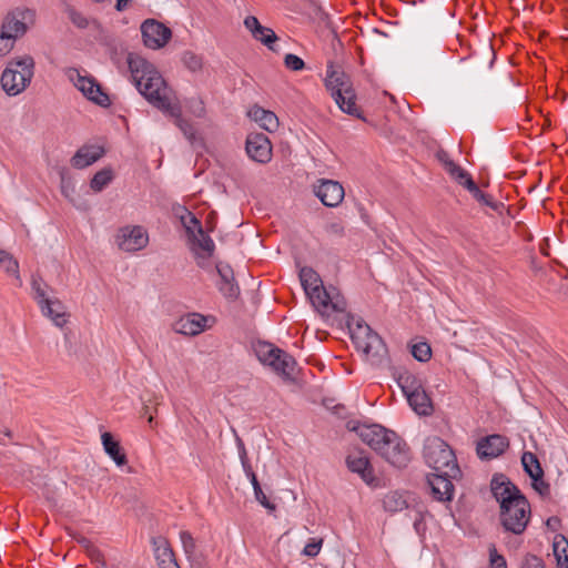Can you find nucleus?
Listing matches in <instances>:
<instances>
[{"instance_id":"nucleus-1","label":"nucleus","mask_w":568,"mask_h":568,"mask_svg":"<svg viewBox=\"0 0 568 568\" xmlns=\"http://www.w3.org/2000/svg\"><path fill=\"white\" fill-rule=\"evenodd\" d=\"M131 75L141 94L155 108L174 118L175 124L183 134L192 140L195 135L193 125L181 118V110L174 101L172 90L155 67L139 54L128 57Z\"/></svg>"},{"instance_id":"nucleus-2","label":"nucleus","mask_w":568,"mask_h":568,"mask_svg":"<svg viewBox=\"0 0 568 568\" xmlns=\"http://www.w3.org/2000/svg\"><path fill=\"white\" fill-rule=\"evenodd\" d=\"M491 493L500 506V521L507 531L520 535L530 518V505L520 490L504 475L491 479Z\"/></svg>"},{"instance_id":"nucleus-3","label":"nucleus","mask_w":568,"mask_h":568,"mask_svg":"<svg viewBox=\"0 0 568 568\" xmlns=\"http://www.w3.org/2000/svg\"><path fill=\"white\" fill-rule=\"evenodd\" d=\"M352 430L392 466L403 468L409 463V447L394 430L378 424H358Z\"/></svg>"},{"instance_id":"nucleus-4","label":"nucleus","mask_w":568,"mask_h":568,"mask_svg":"<svg viewBox=\"0 0 568 568\" xmlns=\"http://www.w3.org/2000/svg\"><path fill=\"white\" fill-rule=\"evenodd\" d=\"M324 84L342 112L363 119L361 108L356 103L357 95L352 79L342 68L329 63Z\"/></svg>"},{"instance_id":"nucleus-5","label":"nucleus","mask_w":568,"mask_h":568,"mask_svg":"<svg viewBox=\"0 0 568 568\" xmlns=\"http://www.w3.org/2000/svg\"><path fill=\"white\" fill-rule=\"evenodd\" d=\"M300 280L313 306L322 314L345 313L346 302L338 293L328 292L320 275L311 267L300 271Z\"/></svg>"},{"instance_id":"nucleus-6","label":"nucleus","mask_w":568,"mask_h":568,"mask_svg":"<svg viewBox=\"0 0 568 568\" xmlns=\"http://www.w3.org/2000/svg\"><path fill=\"white\" fill-rule=\"evenodd\" d=\"M351 338L364 359L373 366H382L387 362V348L382 337L366 323L357 321L348 324Z\"/></svg>"},{"instance_id":"nucleus-7","label":"nucleus","mask_w":568,"mask_h":568,"mask_svg":"<svg viewBox=\"0 0 568 568\" xmlns=\"http://www.w3.org/2000/svg\"><path fill=\"white\" fill-rule=\"evenodd\" d=\"M33 75L34 60L31 55L13 58L2 71L1 87L9 97L19 95L30 85Z\"/></svg>"},{"instance_id":"nucleus-8","label":"nucleus","mask_w":568,"mask_h":568,"mask_svg":"<svg viewBox=\"0 0 568 568\" xmlns=\"http://www.w3.org/2000/svg\"><path fill=\"white\" fill-rule=\"evenodd\" d=\"M424 459L435 471L457 477L460 473L453 449L439 437L427 438L424 445Z\"/></svg>"},{"instance_id":"nucleus-9","label":"nucleus","mask_w":568,"mask_h":568,"mask_svg":"<svg viewBox=\"0 0 568 568\" xmlns=\"http://www.w3.org/2000/svg\"><path fill=\"white\" fill-rule=\"evenodd\" d=\"M49 288L41 277L32 276V296L38 303L42 315L50 318L55 326L62 328L68 323V314L63 303L59 298L49 295Z\"/></svg>"},{"instance_id":"nucleus-10","label":"nucleus","mask_w":568,"mask_h":568,"mask_svg":"<svg viewBox=\"0 0 568 568\" xmlns=\"http://www.w3.org/2000/svg\"><path fill=\"white\" fill-rule=\"evenodd\" d=\"M255 354L258 361L271 367L274 373L284 379H293L296 361L292 355L270 343H258Z\"/></svg>"},{"instance_id":"nucleus-11","label":"nucleus","mask_w":568,"mask_h":568,"mask_svg":"<svg viewBox=\"0 0 568 568\" xmlns=\"http://www.w3.org/2000/svg\"><path fill=\"white\" fill-rule=\"evenodd\" d=\"M64 73L68 80L72 82L89 101L102 108L111 105L109 94L102 89L97 79L87 71L77 68H68Z\"/></svg>"},{"instance_id":"nucleus-12","label":"nucleus","mask_w":568,"mask_h":568,"mask_svg":"<svg viewBox=\"0 0 568 568\" xmlns=\"http://www.w3.org/2000/svg\"><path fill=\"white\" fill-rule=\"evenodd\" d=\"M36 22V11L29 8H16L8 12L1 29L16 38H21Z\"/></svg>"},{"instance_id":"nucleus-13","label":"nucleus","mask_w":568,"mask_h":568,"mask_svg":"<svg viewBox=\"0 0 568 568\" xmlns=\"http://www.w3.org/2000/svg\"><path fill=\"white\" fill-rule=\"evenodd\" d=\"M190 250L193 252L196 264L203 270H211V257L215 250L213 240L207 235L203 229H199L194 236L187 239Z\"/></svg>"},{"instance_id":"nucleus-14","label":"nucleus","mask_w":568,"mask_h":568,"mask_svg":"<svg viewBox=\"0 0 568 568\" xmlns=\"http://www.w3.org/2000/svg\"><path fill=\"white\" fill-rule=\"evenodd\" d=\"M115 242L119 248L124 252H136L148 245L149 235L145 229L140 225H128L118 231Z\"/></svg>"},{"instance_id":"nucleus-15","label":"nucleus","mask_w":568,"mask_h":568,"mask_svg":"<svg viewBox=\"0 0 568 568\" xmlns=\"http://www.w3.org/2000/svg\"><path fill=\"white\" fill-rule=\"evenodd\" d=\"M141 33L144 45L153 50L163 48L172 37L171 29L154 19L141 24Z\"/></svg>"},{"instance_id":"nucleus-16","label":"nucleus","mask_w":568,"mask_h":568,"mask_svg":"<svg viewBox=\"0 0 568 568\" xmlns=\"http://www.w3.org/2000/svg\"><path fill=\"white\" fill-rule=\"evenodd\" d=\"M180 540L184 555L192 568H204L207 564V552L202 541L187 530L180 531Z\"/></svg>"},{"instance_id":"nucleus-17","label":"nucleus","mask_w":568,"mask_h":568,"mask_svg":"<svg viewBox=\"0 0 568 568\" xmlns=\"http://www.w3.org/2000/svg\"><path fill=\"white\" fill-rule=\"evenodd\" d=\"M314 194L327 207L338 206L345 196L343 185L334 180L320 179L313 186Z\"/></svg>"},{"instance_id":"nucleus-18","label":"nucleus","mask_w":568,"mask_h":568,"mask_svg":"<svg viewBox=\"0 0 568 568\" xmlns=\"http://www.w3.org/2000/svg\"><path fill=\"white\" fill-rule=\"evenodd\" d=\"M245 149L248 158L255 162L265 164L272 159V144L264 133H250Z\"/></svg>"},{"instance_id":"nucleus-19","label":"nucleus","mask_w":568,"mask_h":568,"mask_svg":"<svg viewBox=\"0 0 568 568\" xmlns=\"http://www.w3.org/2000/svg\"><path fill=\"white\" fill-rule=\"evenodd\" d=\"M454 477L443 473H433L428 475L427 483L430 487L434 499L438 501H449L453 498L454 485L450 479Z\"/></svg>"},{"instance_id":"nucleus-20","label":"nucleus","mask_w":568,"mask_h":568,"mask_svg":"<svg viewBox=\"0 0 568 568\" xmlns=\"http://www.w3.org/2000/svg\"><path fill=\"white\" fill-rule=\"evenodd\" d=\"M347 468L357 475L367 484L372 485L375 480L374 468L364 452H354L346 457Z\"/></svg>"},{"instance_id":"nucleus-21","label":"nucleus","mask_w":568,"mask_h":568,"mask_svg":"<svg viewBox=\"0 0 568 568\" xmlns=\"http://www.w3.org/2000/svg\"><path fill=\"white\" fill-rule=\"evenodd\" d=\"M509 446L508 438L503 435H490L477 444V454L480 458H495L501 455Z\"/></svg>"},{"instance_id":"nucleus-22","label":"nucleus","mask_w":568,"mask_h":568,"mask_svg":"<svg viewBox=\"0 0 568 568\" xmlns=\"http://www.w3.org/2000/svg\"><path fill=\"white\" fill-rule=\"evenodd\" d=\"M209 318L199 313H191L180 318L176 323V332L183 335L194 336L207 327Z\"/></svg>"},{"instance_id":"nucleus-23","label":"nucleus","mask_w":568,"mask_h":568,"mask_svg":"<svg viewBox=\"0 0 568 568\" xmlns=\"http://www.w3.org/2000/svg\"><path fill=\"white\" fill-rule=\"evenodd\" d=\"M154 555L160 568H180L169 541L164 537L153 539Z\"/></svg>"},{"instance_id":"nucleus-24","label":"nucleus","mask_w":568,"mask_h":568,"mask_svg":"<svg viewBox=\"0 0 568 568\" xmlns=\"http://www.w3.org/2000/svg\"><path fill=\"white\" fill-rule=\"evenodd\" d=\"M215 268L221 278L217 283L219 291L227 298H235L239 295V286L235 284L233 270L222 263L216 264Z\"/></svg>"},{"instance_id":"nucleus-25","label":"nucleus","mask_w":568,"mask_h":568,"mask_svg":"<svg viewBox=\"0 0 568 568\" xmlns=\"http://www.w3.org/2000/svg\"><path fill=\"white\" fill-rule=\"evenodd\" d=\"M104 154V150L98 145H84L80 148L71 159V165L75 169H84L97 162Z\"/></svg>"},{"instance_id":"nucleus-26","label":"nucleus","mask_w":568,"mask_h":568,"mask_svg":"<svg viewBox=\"0 0 568 568\" xmlns=\"http://www.w3.org/2000/svg\"><path fill=\"white\" fill-rule=\"evenodd\" d=\"M244 24L256 40L261 41L271 50H274L273 43L277 40V36L272 29L263 27L258 20L252 16L245 18Z\"/></svg>"},{"instance_id":"nucleus-27","label":"nucleus","mask_w":568,"mask_h":568,"mask_svg":"<svg viewBox=\"0 0 568 568\" xmlns=\"http://www.w3.org/2000/svg\"><path fill=\"white\" fill-rule=\"evenodd\" d=\"M101 442L103 445V449L106 455L118 465L124 466L128 463L126 455L123 448L120 445V442L116 440L113 435L109 432H104L101 435Z\"/></svg>"},{"instance_id":"nucleus-28","label":"nucleus","mask_w":568,"mask_h":568,"mask_svg":"<svg viewBox=\"0 0 568 568\" xmlns=\"http://www.w3.org/2000/svg\"><path fill=\"white\" fill-rule=\"evenodd\" d=\"M248 116L268 132L276 131L280 125L278 118L274 112L265 110L258 105H254L248 111Z\"/></svg>"},{"instance_id":"nucleus-29","label":"nucleus","mask_w":568,"mask_h":568,"mask_svg":"<svg viewBox=\"0 0 568 568\" xmlns=\"http://www.w3.org/2000/svg\"><path fill=\"white\" fill-rule=\"evenodd\" d=\"M409 406L418 415H429L433 410L432 400L424 387L406 397Z\"/></svg>"},{"instance_id":"nucleus-30","label":"nucleus","mask_w":568,"mask_h":568,"mask_svg":"<svg viewBox=\"0 0 568 568\" xmlns=\"http://www.w3.org/2000/svg\"><path fill=\"white\" fill-rule=\"evenodd\" d=\"M439 161L444 164L446 172L460 185L465 187V182L467 179H473L471 175L456 164L453 160L448 158V154L443 152L438 154Z\"/></svg>"},{"instance_id":"nucleus-31","label":"nucleus","mask_w":568,"mask_h":568,"mask_svg":"<svg viewBox=\"0 0 568 568\" xmlns=\"http://www.w3.org/2000/svg\"><path fill=\"white\" fill-rule=\"evenodd\" d=\"M439 161L444 164L446 172L460 185L465 187V182L467 179H473L471 175L456 164L453 160L448 158V154L443 152L438 154Z\"/></svg>"},{"instance_id":"nucleus-32","label":"nucleus","mask_w":568,"mask_h":568,"mask_svg":"<svg viewBox=\"0 0 568 568\" xmlns=\"http://www.w3.org/2000/svg\"><path fill=\"white\" fill-rule=\"evenodd\" d=\"M465 189L473 195V197L480 204L486 205L494 211H497L501 203L496 202L491 195L484 193L475 183L473 179H467L465 182Z\"/></svg>"},{"instance_id":"nucleus-33","label":"nucleus","mask_w":568,"mask_h":568,"mask_svg":"<svg viewBox=\"0 0 568 568\" xmlns=\"http://www.w3.org/2000/svg\"><path fill=\"white\" fill-rule=\"evenodd\" d=\"M397 383L406 397L424 387L420 378L409 372L400 373Z\"/></svg>"},{"instance_id":"nucleus-34","label":"nucleus","mask_w":568,"mask_h":568,"mask_svg":"<svg viewBox=\"0 0 568 568\" xmlns=\"http://www.w3.org/2000/svg\"><path fill=\"white\" fill-rule=\"evenodd\" d=\"M383 506L386 511L397 513L408 507V500L404 494L399 491H390L385 495Z\"/></svg>"},{"instance_id":"nucleus-35","label":"nucleus","mask_w":568,"mask_h":568,"mask_svg":"<svg viewBox=\"0 0 568 568\" xmlns=\"http://www.w3.org/2000/svg\"><path fill=\"white\" fill-rule=\"evenodd\" d=\"M521 464L525 471L531 479L544 477V470L537 456L531 452H525L521 456Z\"/></svg>"},{"instance_id":"nucleus-36","label":"nucleus","mask_w":568,"mask_h":568,"mask_svg":"<svg viewBox=\"0 0 568 568\" xmlns=\"http://www.w3.org/2000/svg\"><path fill=\"white\" fill-rule=\"evenodd\" d=\"M554 555L558 568H568V540L561 535L555 538Z\"/></svg>"},{"instance_id":"nucleus-37","label":"nucleus","mask_w":568,"mask_h":568,"mask_svg":"<svg viewBox=\"0 0 568 568\" xmlns=\"http://www.w3.org/2000/svg\"><path fill=\"white\" fill-rule=\"evenodd\" d=\"M0 266H2L8 274L14 276L17 286L22 285L18 261L10 253L3 250H0Z\"/></svg>"},{"instance_id":"nucleus-38","label":"nucleus","mask_w":568,"mask_h":568,"mask_svg":"<svg viewBox=\"0 0 568 568\" xmlns=\"http://www.w3.org/2000/svg\"><path fill=\"white\" fill-rule=\"evenodd\" d=\"M181 223L185 230L187 239L194 236L199 229H203L197 217L186 209L182 210L180 214Z\"/></svg>"},{"instance_id":"nucleus-39","label":"nucleus","mask_w":568,"mask_h":568,"mask_svg":"<svg viewBox=\"0 0 568 568\" xmlns=\"http://www.w3.org/2000/svg\"><path fill=\"white\" fill-rule=\"evenodd\" d=\"M113 179L112 171L110 169H103L98 171L91 182L90 186L95 192H101Z\"/></svg>"},{"instance_id":"nucleus-40","label":"nucleus","mask_w":568,"mask_h":568,"mask_svg":"<svg viewBox=\"0 0 568 568\" xmlns=\"http://www.w3.org/2000/svg\"><path fill=\"white\" fill-rule=\"evenodd\" d=\"M184 67L191 72H200L203 69V58L193 51H185L182 54Z\"/></svg>"},{"instance_id":"nucleus-41","label":"nucleus","mask_w":568,"mask_h":568,"mask_svg":"<svg viewBox=\"0 0 568 568\" xmlns=\"http://www.w3.org/2000/svg\"><path fill=\"white\" fill-rule=\"evenodd\" d=\"M412 355L419 362H427L432 357L430 346L425 342L414 344L412 346Z\"/></svg>"},{"instance_id":"nucleus-42","label":"nucleus","mask_w":568,"mask_h":568,"mask_svg":"<svg viewBox=\"0 0 568 568\" xmlns=\"http://www.w3.org/2000/svg\"><path fill=\"white\" fill-rule=\"evenodd\" d=\"M18 38L1 29L0 33V57H4L13 49Z\"/></svg>"},{"instance_id":"nucleus-43","label":"nucleus","mask_w":568,"mask_h":568,"mask_svg":"<svg viewBox=\"0 0 568 568\" xmlns=\"http://www.w3.org/2000/svg\"><path fill=\"white\" fill-rule=\"evenodd\" d=\"M153 399H149V403H153L154 407L152 408L149 404H144L141 410V416L148 419L150 426L153 425L154 415L156 414V406L160 404V398L155 395L152 396Z\"/></svg>"},{"instance_id":"nucleus-44","label":"nucleus","mask_w":568,"mask_h":568,"mask_svg":"<svg viewBox=\"0 0 568 568\" xmlns=\"http://www.w3.org/2000/svg\"><path fill=\"white\" fill-rule=\"evenodd\" d=\"M67 12L69 19L75 27L80 29H85L89 26L88 19L81 12L77 11L74 8L69 7Z\"/></svg>"},{"instance_id":"nucleus-45","label":"nucleus","mask_w":568,"mask_h":568,"mask_svg":"<svg viewBox=\"0 0 568 568\" xmlns=\"http://www.w3.org/2000/svg\"><path fill=\"white\" fill-rule=\"evenodd\" d=\"M284 64L292 71H301L305 68L304 61L300 57L292 53L285 55Z\"/></svg>"},{"instance_id":"nucleus-46","label":"nucleus","mask_w":568,"mask_h":568,"mask_svg":"<svg viewBox=\"0 0 568 568\" xmlns=\"http://www.w3.org/2000/svg\"><path fill=\"white\" fill-rule=\"evenodd\" d=\"M323 545L322 539L311 538L303 549V554L308 557H316Z\"/></svg>"},{"instance_id":"nucleus-47","label":"nucleus","mask_w":568,"mask_h":568,"mask_svg":"<svg viewBox=\"0 0 568 568\" xmlns=\"http://www.w3.org/2000/svg\"><path fill=\"white\" fill-rule=\"evenodd\" d=\"M520 568H546V566L538 556L527 554L521 560Z\"/></svg>"},{"instance_id":"nucleus-48","label":"nucleus","mask_w":568,"mask_h":568,"mask_svg":"<svg viewBox=\"0 0 568 568\" xmlns=\"http://www.w3.org/2000/svg\"><path fill=\"white\" fill-rule=\"evenodd\" d=\"M489 561L490 568H507L505 558L501 555H498L494 546L489 549Z\"/></svg>"},{"instance_id":"nucleus-49","label":"nucleus","mask_w":568,"mask_h":568,"mask_svg":"<svg viewBox=\"0 0 568 568\" xmlns=\"http://www.w3.org/2000/svg\"><path fill=\"white\" fill-rule=\"evenodd\" d=\"M254 496H255V499L263 506L265 507L266 509H270V510H274L275 509V505L273 503H271L267 498V496L265 495V493L263 491L261 485L257 486L256 488H254Z\"/></svg>"},{"instance_id":"nucleus-50","label":"nucleus","mask_w":568,"mask_h":568,"mask_svg":"<svg viewBox=\"0 0 568 568\" xmlns=\"http://www.w3.org/2000/svg\"><path fill=\"white\" fill-rule=\"evenodd\" d=\"M532 487L541 496L549 494V484L544 480V477H538L537 479H532Z\"/></svg>"},{"instance_id":"nucleus-51","label":"nucleus","mask_w":568,"mask_h":568,"mask_svg":"<svg viewBox=\"0 0 568 568\" xmlns=\"http://www.w3.org/2000/svg\"><path fill=\"white\" fill-rule=\"evenodd\" d=\"M61 191L67 199L72 201L71 194L74 193V185L71 180L65 179L64 176L61 178Z\"/></svg>"},{"instance_id":"nucleus-52","label":"nucleus","mask_w":568,"mask_h":568,"mask_svg":"<svg viewBox=\"0 0 568 568\" xmlns=\"http://www.w3.org/2000/svg\"><path fill=\"white\" fill-rule=\"evenodd\" d=\"M237 443H239V454H240L241 462L248 460L247 453H246L243 442L241 439H239Z\"/></svg>"},{"instance_id":"nucleus-53","label":"nucleus","mask_w":568,"mask_h":568,"mask_svg":"<svg viewBox=\"0 0 568 568\" xmlns=\"http://www.w3.org/2000/svg\"><path fill=\"white\" fill-rule=\"evenodd\" d=\"M90 555H91V558L95 561V562H102V559H103V556L102 554L95 549V548H92L90 550Z\"/></svg>"},{"instance_id":"nucleus-54","label":"nucleus","mask_w":568,"mask_h":568,"mask_svg":"<svg viewBox=\"0 0 568 568\" xmlns=\"http://www.w3.org/2000/svg\"><path fill=\"white\" fill-rule=\"evenodd\" d=\"M130 0H116L115 9L123 11L128 8Z\"/></svg>"},{"instance_id":"nucleus-55","label":"nucleus","mask_w":568,"mask_h":568,"mask_svg":"<svg viewBox=\"0 0 568 568\" xmlns=\"http://www.w3.org/2000/svg\"><path fill=\"white\" fill-rule=\"evenodd\" d=\"M241 464L246 476H248V474L254 473L250 464V460H243L241 462Z\"/></svg>"},{"instance_id":"nucleus-56","label":"nucleus","mask_w":568,"mask_h":568,"mask_svg":"<svg viewBox=\"0 0 568 568\" xmlns=\"http://www.w3.org/2000/svg\"><path fill=\"white\" fill-rule=\"evenodd\" d=\"M246 477L250 479V481L253 486V489L256 488L257 486H260V483L257 480L255 473L248 474V476H246Z\"/></svg>"},{"instance_id":"nucleus-57","label":"nucleus","mask_w":568,"mask_h":568,"mask_svg":"<svg viewBox=\"0 0 568 568\" xmlns=\"http://www.w3.org/2000/svg\"><path fill=\"white\" fill-rule=\"evenodd\" d=\"M420 523H422V517L414 520V527L417 531L419 530Z\"/></svg>"}]
</instances>
